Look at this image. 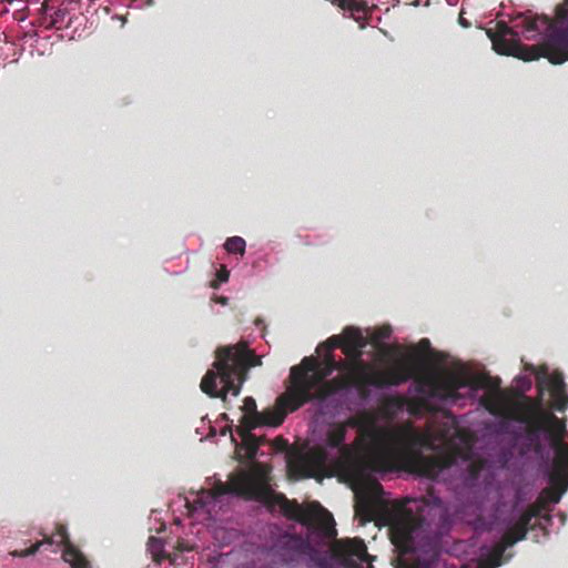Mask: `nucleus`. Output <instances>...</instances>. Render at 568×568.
<instances>
[{"mask_svg": "<svg viewBox=\"0 0 568 568\" xmlns=\"http://www.w3.org/2000/svg\"><path fill=\"white\" fill-rule=\"evenodd\" d=\"M513 387L518 394L525 395L527 392L531 389L532 383L529 376L525 374H518L513 379Z\"/></svg>", "mask_w": 568, "mask_h": 568, "instance_id": "obj_27", "label": "nucleus"}, {"mask_svg": "<svg viewBox=\"0 0 568 568\" xmlns=\"http://www.w3.org/2000/svg\"><path fill=\"white\" fill-rule=\"evenodd\" d=\"M20 55H21V52H20V53H19V55H18L17 58H14L12 61H13V62H18V60H19Z\"/></svg>", "mask_w": 568, "mask_h": 568, "instance_id": "obj_56", "label": "nucleus"}, {"mask_svg": "<svg viewBox=\"0 0 568 568\" xmlns=\"http://www.w3.org/2000/svg\"><path fill=\"white\" fill-rule=\"evenodd\" d=\"M241 409V423L246 436L257 428H277L285 420V414L278 409L268 407L260 412L252 396L244 398Z\"/></svg>", "mask_w": 568, "mask_h": 568, "instance_id": "obj_9", "label": "nucleus"}, {"mask_svg": "<svg viewBox=\"0 0 568 568\" xmlns=\"http://www.w3.org/2000/svg\"><path fill=\"white\" fill-rule=\"evenodd\" d=\"M296 240L305 246H320L326 244L329 236L327 234H297Z\"/></svg>", "mask_w": 568, "mask_h": 568, "instance_id": "obj_22", "label": "nucleus"}, {"mask_svg": "<svg viewBox=\"0 0 568 568\" xmlns=\"http://www.w3.org/2000/svg\"><path fill=\"white\" fill-rule=\"evenodd\" d=\"M245 552L254 556H272L288 567L303 562L307 568H332L337 559L323 549V537L314 528L298 534L293 525L272 523L266 536L251 534L245 538Z\"/></svg>", "mask_w": 568, "mask_h": 568, "instance_id": "obj_3", "label": "nucleus"}, {"mask_svg": "<svg viewBox=\"0 0 568 568\" xmlns=\"http://www.w3.org/2000/svg\"><path fill=\"white\" fill-rule=\"evenodd\" d=\"M229 554L219 552L215 549L214 555L209 559L207 568H222V564L227 559Z\"/></svg>", "mask_w": 568, "mask_h": 568, "instance_id": "obj_32", "label": "nucleus"}, {"mask_svg": "<svg viewBox=\"0 0 568 568\" xmlns=\"http://www.w3.org/2000/svg\"><path fill=\"white\" fill-rule=\"evenodd\" d=\"M216 436L215 427L211 426V434L206 436V439H211Z\"/></svg>", "mask_w": 568, "mask_h": 568, "instance_id": "obj_45", "label": "nucleus"}, {"mask_svg": "<svg viewBox=\"0 0 568 568\" xmlns=\"http://www.w3.org/2000/svg\"><path fill=\"white\" fill-rule=\"evenodd\" d=\"M528 529H524L517 536H515L511 540L506 541L500 547V554H504L507 549L514 547L517 542L523 541L527 538Z\"/></svg>", "mask_w": 568, "mask_h": 568, "instance_id": "obj_34", "label": "nucleus"}, {"mask_svg": "<svg viewBox=\"0 0 568 568\" xmlns=\"http://www.w3.org/2000/svg\"><path fill=\"white\" fill-rule=\"evenodd\" d=\"M240 497H241L240 491H237L235 489L224 490V491H221L217 495L213 496V498L216 503V507H219L220 509L229 506L233 499H237Z\"/></svg>", "mask_w": 568, "mask_h": 568, "instance_id": "obj_26", "label": "nucleus"}, {"mask_svg": "<svg viewBox=\"0 0 568 568\" xmlns=\"http://www.w3.org/2000/svg\"><path fill=\"white\" fill-rule=\"evenodd\" d=\"M67 4L63 0H43L40 12L42 14V22L48 28H61L69 14L68 8L61 7Z\"/></svg>", "mask_w": 568, "mask_h": 568, "instance_id": "obj_13", "label": "nucleus"}, {"mask_svg": "<svg viewBox=\"0 0 568 568\" xmlns=\"http://www.w3.org/2000/svg\"><path fill=\"white\" fill-rule=\"evenodd\" d=\"M252 334L242 337L236 344L220 346L216 359L202 377L200 387L211 398L226 402L227 395L237 397L248 378V369L262 365V356L255 355L250 347Z\"/></svg>", "mask_w": 568, "mask_h": 568, "instance_id": "obj_4", "label": "nucleus"}, {"mask_svg": "<svg viewBox=\"0 0 568 568\" xmlns=\"http://www.w3.org/2000/svg\"><path fill=\"white\" fill-rule=\"evenodd\" d=\"M476 410H469L465 414L456 415L454 413H447V417L453 420L455 424L459 426H467L469 428V424L471 422H468L469 417L475 413Z\"/></svg>", "mask_w": 568, "mask_h": 568, "instance_id": "obj_30", "label": "nucleus"}, {"mask_svg": "<svg viewBox=\"0 0 568 568\" xmlns=\"http://www.w3.org/2000/svg\"><path fill=\"white\" fill-rule=\"evenodd\" d=\"M255 324H256V326H257V327H263V328L265 327V324H264V321H263V320H260V318H258V320H256V321H255Z\"/></svg>", "mask_w": 568, "mask_h": 568, "instance_id": "obj_47", "label": "nucleus"}, {"mask_svg": "<svg viewBox=\"0 0 568 568\" xmlns=\"http://www.w3.org/2000/svg\"><path fill=\"white\" fill-rule=\"evenodd\" d=\"M474 537L475 531L473 530V536L468 540L454 541L447 552L458 558L471 559V550L476 547V540L480 536L476 539Z\"/></svg>", "mask_w": 568, "mask_h": 568, "instance_id": "obj_17", "label": "nucleus"}, {"mask_svg": "<svg viewBox=\"0 0 568 568\" xmlns=\"http://www.w3.org/2000/svg\"><path fill=\"white\" fill-rule=\"evenodd\" d=\"M223 247L229 254L243 256L246 252V241L239 235L230 236L225 240Z\"/></svg>", "mask_w": 568, "mask_h": 568, "instance_id": "obj_20", "label": "nucleus"}, {"mask_svg": "<svg viewBox=\"0 0 568 568\" xmlns=\"http://www.w3.org/2000/svg\"><path fill=\"white\" fill-rule=\"evenodd\" d=\"M465 397L474 405H476V412L486 408V403L480 395V387L478 385L471 384V386L468 387L467 392H465Z\"/></svg>", "mask_w": 568, "mask_h": 568, "instance_id": "obj_25", "label": "nucleus"}, {"mask_svg": "<svg viewBox=\"0 0 568 568\" xmlns=\"http://www.w3.org/2000/svg\"><path fill=\"white\" fill-rule=\"evenodd\" d=\"M342 561L338 558L332 564V568H342Z\"/></svg>", "mask_w": 568, "mask_h": 568, "instance_id": "obj_46", "label": "nucleus"}, {"mask_svg": "<svg viewBox=\"0 0 568 568\" xmlns=\"http://www.w3.org/2000/svg\"><path fill=\"white\" fill-rule=\"evenodd\" d=\"M471 386V384L467 383V382H459L456 384L455 388L457 390H462V389H465L467 392L468 387Z\"/></svg>", "mask_w": 568, "mask_h": 568, "instance_id": "obj_41", "label": "nucleus"}, {"mask_svg": "<svg viewBox=\"0 0 568 568\" xmlns=\"http://www.w3.org/2000/svg\"><path fill=\"white\" fill-rule=\"evenodd\" d=\"M532 518H536V525L539 527V529L544 531V538H547L549 535V529L552 526L555 516L550 514H542L540 511L527 513V516L524 519L525 524L530 525Z\"/></svg>", "mask_w": 568, "mask_h": 568, "instance_id": "obj_19", "label": "nucleus"}, {"mask_svg": "<svg viewBox=\"0 0 568 568\" xmlns=\"http://www.w3.org/2000/svg\"><path fill=\"white\" fill-rule=\"evenodd\" d=\"M386 475V470L384 469H381L379 470V477L384 478V476Z\"/></svg>", "mask_w": 568, "mask_h": 568, "instance_id": "obj_52", "label": "nucleus"}, {"mask_svg": "<svg viewBox=\"0 0 568 568\" xmlns=\"http://www.w3.org/2000/svg\"><path fill=\"white\" fill-rule=\"evenodd\" d=\"M491 552V545L484 542L471 550V559L478 560L481 557L488 556Z\"/></svg>", "mask_w": 568, "mask_h": 568, "instance_id": "obj_31", "label": "nucleus"}, {"mask_svg": "<svg viewBox=\"0 0 568 568\" xmlns=\"http://www.w3.org/2000/svg\"><path fill=\"white\" fill-rule=\"evenodd\" d=\"M567 489H568V484H566L562 489L560 490V493L558 494V496L554 499V504H558L560 501V499L562 498V496L567 493Z\"/></svg>", "mask_w": 568, "mask_h": 568, "instance_id": "obj_40", "label": "nucleus"}, {"mask_svg": "<svg viewBox=\"0 0 568 568\" xmlns=\"http://www.w3.org/2000/svg\"><path fill=\"white\" fill-rule=\"evenodd\" d=\"M268 257H270L268 253L263 247H260L254 252V260L257 262H263V263L267 264Z\"/></svg>", "mask_w": 568, "mask_h": 568, "instance_id": "obj_35", "label": "nucleus"}, {"mask_svg": "<svg viewBox=\"0 0 568 568\" xmlns=\"http://www.w3.org/2000/svg\"><path fill=\"white\" fill-rule=\"evenodd\" d=\"M332 394L335 397L341 414L344 410L355 412L366 408V405H363L362 403L364 395L359 393V389L356 385L344 386L337 390L332 392Z\"/></svg>", "mask_w": 568, "mask_h": 568, "instance_id": "obj_12", "label": "nucleus"}, {"mask_svg": "<svg viewBox=\"0 0 568 568\" xmlns=\"http://www.w3.org/2000/svg\"><path fill=\"white\" fill-rule=\"evenodd\" d=\"M459 464L443 466L436 474V481L444 484L452 493L453 487L460 480L463 473H468Z\"/></svg>", "mask_w": 568, "mask_h": 568, "instance_id": "obj_16", "label": "nucleus"}, {"mask_svg": "<svg viewBox=\"0 0 568 568\" xmlns=\"http://www.w3.org/2000/svg\"><path fill=\"white\" fill-rule=\"evenodd\" d=\"M42 547L50 548L54 554L62 551L63 561L69 564L71 568H92L85 556L70 542L64 526L58 527L55 536L38 541L26 550L10 551L9 555L13 558L30 557L34 556Z\"/></svg>", "mask_w": 568, "mask_h": 568, "instance_id": "obj_7", "label": "nucleus"}, {"mask_svg": "<svg viewBox=\"0 0 568 568\" xmlns=\"http://www.w3.org/2000/svg\"><path fill=\"white\" fill-rule=\"evenodd\" d=\"M344 338L348 342L349 348L359 355H362L364 349L369 345L368 339L364 336L361 327L348 325L344 327L343 336H331L325 342L320 343L317 349H324L329 355L334 349L344 344Z\"/></svg>", "mask_w": 568, "mask_h": 568, "instance_id": "obj_10", "label": "nucleus"}, {"mask_svg": "<svg viewBox=\"0 0 568 568\" xmlns=\"http://www.w3.org/2000/svg\"><path fill=\"white\" fill-rule=\"evenodd\" d=\"M63 2H67L68 6L78 4L79 0H63Z\"/></svg>", "mask_w": 568, "mask_h": 568, "instance_id": "obj_48", "label": "nucleus"}, {"mask_svg": "<svg viewBox=\"0 0 568 568\" xmlns=\"http://www.w3.org/2000/svg\"><path fill=\"white\" fill-rule=\"evenodd\" d=\"M148 551L153 558H161L165 552V540L162 537L150 536L148 539Z\"/></svg>", "mask_w": 568, "mask_h": 568, "instance_id": "obj_24", "label": "nucleus"}, {"mask_svg": "<svg viewBox=\"0 0 568 568\" xmlns=\"http://www.w3.org/2000/svg\"><path fill=\"white\" fill-rule=\"evenodd\" d=\"M339 7L351 12V17L357 21H364L376 8L374 0H339Z\"/></svg>", "mask_w": 568, "mask_h": 568, "instance_id": "obj_15", "label": "nucleus"}, {"mask_svg": "<svg viewBox=\"0 0 568 568\" xmlns=\"http://www.w3.org/2000/svg\"><path fill=\"white\" fill-rule=\"evenodd\" d=\"M527 500L525 487L515 479H500L497 475L495 501L487 517H478L471 520L470 526L475 531V539L484 532H503L511 527L516 519L526 518L523 514Z\"/></svg>", "mask_w": 568, "mask_h": 568, "instance_id": "obj_5", "label": "nucleus"}, {"mask_svg": "<svg viewBox=\"0 0 568 568\" xmlns=\"http://www.w3.org/2000/svg\"><path fill=\"white\" fill-rule=\"evenodd\" d=\"M456 407L465 408L467 406L468 399L465 397V393L456 392Z\"/></svg>", "mask_w": 568, "mask_h": 568, "instance_id": "obj_37", "label": "nucleus"}, {"mask_svg": "<svg viewBox=\"0 0 568 568\" xmlns=\"http://www.w3.org/2000/svg\"><path fill=\"white\" fill-rule=\"evenodd\" d=\"M458 22H459V24L463 28H469L470 27V22L467 19L463 18V17H459Z\"/></svg>", "mask_w": 568, "mask_h": 568, "instance_id": "obj_42", "label": "nucleus"}, {"mask_svg": "<svg viewBox=\"0 0 568 568\" xmlns=\"http://www.w3.org/2000/svg\"><path fill=\"white\" fill-rule=\"evenodd\" d=\"M503 565V560L496 559L494 564L489 565L487 568H498Z\"/></svg>", "mask_w": 568, "mask_h": 568, "instance_id": "obj_43", "label": "nucleus"}, {"mask_svg": "<svg viewBox=\"0 0 568 568\" xmlns=\"http://www.w3.org/2000/svg\"><path fill=\"white\" fill-rule=\"evenodd\" d=\"M230 278V272L227 270L216 271L215 278L211 282V287L217 290L222 284L226 283Z\"/></svg>", "mask_w": 568, "mask_h": 568, "instance_id": "obj_33", "label": "nucleus"}, {"mask_svg": "<svg viewBox=\"0 0 568 568\" xmlns=\"http://www.w3.org/2000/svg\"><path fill=\"white\" fill-rule=\"evenodd\" d=\"M469 429L478 433L479 443L486 452L499 453L511 460V473L518 480L525 481L534 471L548 485L560 481L561 475L552 473L554 445L547 429L526 433L523 420L497 416L473 422Z\"/></svg>", "mask_w": 568, "mask_h": 568, "instance_id": "obj_2", "label": "nucleus"}, {"mask_svg": "<svg viewBox=\"0 0 568 568\" xmlns=\"http://www.w3.org/2000/svg\"><path fill=\"white\" fill-rule=\"evenodd\" d=\"M332 3L334 4H338L339 6V0H329Z\"/></svg>", "mask_w": 568, "mask_h": 568, "instance_id": "obj_55", "label": "nucleus"}, {"mask_svg": "<svg viewBox=\"0 0 568 568\" xmlns=\"http://www.w3.org/2000/svg\"><path fill=\"white\" fill-rule=\"evenodd\" d=\"M152 0H148L145 3H141L140 0H131V3L128 6L130 8H143L144 6H150Z\"/></svg>", "mask_w": 568, "mask_h": 568, "instance_id": "obj_39", "label": "nucleus"}, {"mask_svg": "<svg viewBox=\"0 0 568 568\" xmlns=\"http://www.w3.org/2000/svg\"><path fill=\"white\" fill-rule=\"evenodd\" d=\"M430 392H428L425 387V385L413 382L407 387V394L410 396H419L424 398L427 402V396Z\"/></svg>", "mask_w": 568, "mask_h": 568, "instance_id": "obj_29", "label": "nucleus"}, {"mask_svg": "<svg viewBox=\"0 0 568 568\" xmlns=\"http://www.w3.org/2000/svg\"><path fill=\"white\" fill-rule=\"evenodd\" d=\"M534 540H535L536 542H539V541H540V540H539V535H538V534H536V535L534 536Z\"/></svg>", "mask_w": 568, "mask_h": 568, "instance_id": "obj_54", "label": "nucleus"}, {"mask_svg": "<svg viewBox=\"0 0 568 568\" xmlns=\"http://www.w3.org/2000/svg\"><path fill=\"white\" fill-rule=\"evenodd\" d=\"M566 521V515L560 514V526H564Z\"/></svg>", "mask_w": 568, "mask_h": 568, "instance_id": "obj_50", "label": "nucleus"}, {"mask_svg": "<svg viewBox=\"0 0 568 568\" xmlns=\"http://www.w3.org/2000/svg\"><path fill=\"white\" fill-rule=\"evenodd\" d=\"M246 568H267L266 566H261V567H257L256 564L251 560L246 564Z\"/></svg>", "mask_w": 568, "mask_h": 568, "instance_id": "obj_44", "label": "nucleus"}, {"mask_svg": "<svg viewBox=\"0 0 568 568\" xmlns=\"http://www.w3.org/2000/svg\"><path fill=\"white\" fill-rule=\"evenodd\" d=\"M211 301L216 304H220L222 306H225L229 303V298L226 296H222V295H217V294H213L211 297Z\"/></svg>", "mask_w": 568, "mask_h": 568, "instance_id": "obj_38", "label": "nucleus"}, {"mask_svg": "<svg viewBox=\"0 0 568 568\" xmlns=\"http://www.w3.org/2000/svg\"><path fill=\"white\" fill-rule=\"evenodd\" d=\"M383 389L386 396H394L397 392V384L395 383H385L383 384Z\"/></svg>", "mask_w": 568, "mask_h": 568, "instance_id": "obj_36", "label": "nucleus"}, {"mask_svg": "<svg viewBox=\"0 0 568 568\" xmlns=\"http://www.w3.org/2000/svg\"><path fill=\"white\" fill-rule=\"evenodd\" d=\"M254 534L253 531H250L247 534H244L242 530H239L233 527H227L222 524H216L212 528V537L214 540V546L216 549H222L225 546L232 545L236 541L242 542V548L245 551V538Z\"/></svg>", "mask_w": 568, "mask_h": 568, "instance_id": "obj_14", "label": "nucleus"}, {"mask_svg": "<svg viewBox=\"0 0 568 568\" xmlns=\"http://www.w3.org/2000/svg\"><path fill=\"white\" fill-rule=\"evenodd\" d=\"M339 416L341 410L332 393L313 400L310 423L311 440L331 454L336 450L337 445L326 434Z\"/></svg>", "mask_w": 568, "mask_h": 568, "instance_id": "obj_6", "label": "nucleus"}, {"mask_svg": "<svg viewBox=\"0 0 568 568\" xmlns=\"http://www.w3.org/2000/svg\"><path fill=\"white\" fill-rule=\"evenodd\" d=\"M427 403L437 405L443 412L452 413L450 409L456 407V395L455 393L443 394L438 392L429 393L427 396Z\"/></svg>", "mask_w": 568, "mask_h": 568, "instance_id": "obj_18", "label": "nucleus"}, {"mask_svg": "<svg viewBox=\"0 0 568 568\" xmlns=\"http://www.w3.org/2000/svg\"><path fill=\"white\" fill-rule=\"evenodd\" d=\"M537 383L540 387L541 395L545 390H549L556 400L565 398L564 403L557 404V409L562 412L568 407V395L566 394V383L564 375L559 372H540L537 375Z\"/></svg>", "mask_w": 568, "mask_h": 568, "instance_id": "obj_11", "label": "nucleus"}, {"mask_svg": "<svg viewBox=\"0 0 568 568\" xmlns=\"http://www.w3.org/2000/svg\"><path fill=\"white\" fill-rule=\"evenodd\" d=\"M385 396L386 395L383 389V384L371 383L368 385L367 393L362 398V403H363V405H366V407H367L372 402L378 400Z\"/></svg>", "mask_w": 568, "mask_h": 568, "instance_id": "obj_23", "label": "nucleus"}, {"mask_svg": "<svg viewBox=\"0 0 568 568\" xmlns=\"http://www.w3.org/2000/svg\"><path fill=\"white\" fill-rule=\"evenodd\" d=\"M30 2L40 3L42 6L43 0H30Z\"/></svg>", "mask_w": 568, "mask_h": 568, "instance_id": "obj_53", "label": "nucleus"}, {"mask_svg": "<svg viewBox=\"0 0 568 568\" xmlns=\"http://www.w3.org/2000/svg\"><path fill=\"white\" fill-rule=\"evenodd\" d=\"M529 369H530V371H534V369H535V367H534V365H532V364H530V365H529Z\"/></svg>", "mask_w": 568, "mask_h": 568, "instance_id": "obj_57", "label": "nucleus"}, {"mask_svg": "<svg viewBox=\"0 0 568 568\" xmlns=\"http://www.w3.org/2000/svg\"><path fill=\"white\" fill-rule=\"evenodd\" d=\"M291 375L294 381L293 387L280 398V406L274 407L283 412L285 416L287 412L300 409L308 400V393L318 388L321 385V379L312 364L304 372L293 366L291 368Z\"/></svg>", "mask_w": 568, "mask_h": 568, "instance_id": "obj_8", "label": "nucleus"}, {"mask_svg": "<svg viewBox=\"0 0 568 568\" xmlns=\"http://www.w3.org/2000/svg\"><path fill=\"white\" fill-rule=\"evenodd\" d=\"M420 4H422V1H420V0H414V1L412 2V6H414V7H419Z\"/></svg>", "mask_w": 568, "mask_h": 568, "instance_id": "obj_51", "label": "nucleus"}, {"mask_svg": "<svg viewBox=\"0 0 568 568\" xmlns=\"http://www.w3.org/2000/svg\"><path fill=\"white\" fill-rule=\"evenodd\" d=\"M497 473L469 470L463 473L453 487L454 504L433 494L422 507L425 513L415 531V552L420 568H435L442 557V539L448 536L456 523V514L463 517H484L490 496L495 494Z\"/></svg>", "mask_w": 568, "mask_h": 568, "instance_id": "obj_1", "label": "nucleus"}, {"mask_svg": "<svg viewBox=\"0 0 568 568\" xmlns=\"http://www.w3.org/2000/svg\"><path fill=\"white\" fill-rule=\"evenodd\" d=\"M215 507H216V503L212 496L210 498L199 500L194 505V511L197 514L202 513V514L206 515L207 518L212 523L216 524L219 521V519H217L216 515L214 514Z\"/></svg>", "mask_w": 568, "mask_h": 568, "instance_id": "obj_21", "label": "nucleus"}, {"mask_svg": "<svg viewBox=\"0 0 568 568\" xmlns=\"http://www.w3.org/2000/svg\"><path fill=\"white\" fill-rule=\"evenodd\" d=\"M185 271V267L180 270V271H173V272H170V274H173V275H180L182 274L183 272Z\"/></svg>", "mask_w": 568, "mask_h": 568, "instance_id": "obj_49", "label": "nucleus"}, {"mask_svg": "<svg viewBox=\"0 0 568 568\" xmlns=\"http://www.w3.org/2000/svg\"><path fill=\"white\" fill-rule=\"evenodd\" d=\"M373 333V337L381 344H387L393 335V328L389 325L383 326L377 329H368Z\"/></svg>", "mask_w": 568, "mask_h": 568, "instance_id": "obj_28", "label": "nucleus"}, {"mask_svg": "<svg viewBox=\"0 0 568 568\" xmlns=\"http://www.w3.org/2000/svg\"><path fill=\"white\" fill-rule=\"evenodd\" d=\"M221 416H222V418L227 419V415L226 414H222Z\"/></svg>", "mask_w": 568, "mask_h": 568, "instance_id": "obj_58", "label": "nucleus"}]
</instances>
